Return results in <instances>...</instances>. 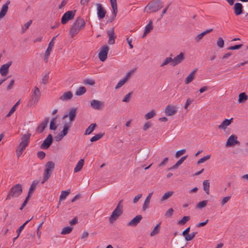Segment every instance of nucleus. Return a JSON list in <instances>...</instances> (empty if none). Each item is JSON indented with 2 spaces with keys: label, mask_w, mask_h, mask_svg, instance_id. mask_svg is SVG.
<instances>
[{
  "label": "nucleus",
  "mask_w": 248,
  "mask_h": 248,
  "mask_svg": "<svg viewBox=\"0 0 248 248\" xmlns=\"http://www.w3.org/2000/svg\"><path fill=\"white\" fill-rule=\"evenodd\" d=\"M77 113L76 108L69 109L68 114H65L62 117V120H65L63 130L60 133V134L63 137L65 136L68 133V129L71 125V123L76 117Z\"/></svg>",
  "instance_id": "obj_1"
},
{
  "label": "nucleus",
  "mask_w": 248,
  "mask_h": 248,
  "mask_svg": "<svg viewBox=\"0 0 248 248\" xmlns=\"http://www.w3.org/2000/svg\"><path fill=\"white\" fill-rule=\"evenodd\" d=\"M163 7L162 2L160 0H154L149 2L144 9L147 13H155Z\"/></svg>",
  "instance_id": "obj_2"
},
{
  "label": "nucleus",
  "mask_w": 248,
  "mask_h": 248,
  "mask_svg": "<svg viewBox=\"0 0 248 248\" xmlns=\"http://www.w3.org/2000/svg\"><path fill=\"white\" fill-rule=\"evenodd\" d=\"M123 202V200H120L116 208L112 212L111 216L109 217V222L110 223H113L115 221H116L119 217H120L123 213V205L122 203Z\"/></svg>",
  "instance_id": "obj_3"
},
{
  "label": "nucleus",
  "mask_w": 248,
  "mask_h": 248,
  "mask_svg": "<svg viewBox=\"0 0 248 248\" xmlns=\"http://www.w3.org/2000/svg\"><path fill=\"white\" fill-rule=\"evenodd\" d=\"M54 167L55 164L52 161H48L46 163L44 173L43 181L42 182V184L44 183L49 178L54 169Z\"/></svg>",
  "instance_id": "obj_4"
},
{
  "label": "nucleus",
  "mask_w": 248,
  "mask_h": 248,
  "mask_svg": "<svg viewBox=\"0 0 248 248\" xmlns=\"http://www.w3.org/2000/svg\"><path fill=\"white\" fill-rule=\"evenodd\" d=\"M22 188L21 185L18 184L13 186L6 198V200L11 199V198L17 197L21 194Z\"/></svg>",
  "instance_id": "obj_5"
},
{
  "label": "nucleus",
  "mask_w": 248,
  "mask_h": 248,
  "mask_svg": "<svg viewBox=\"0 0 248 248\" xmlns=\"http://www.w3.org/2000/svg\"><path fill=\"white\" fill-rule=\"evenodd\" d=\"M41 95V93L38 87L34 88L33 93L31 96V98L29 101V106L33 107L35 106L38 102Z\"/></svg>",
  "instance_id": "obj_6"
},
{
  "label": "nucleus",
  "mask_w": 248,
  "mask_h": 248,
  "mask_svg": "<svg viewBox=\"0 0 248 248\" xmlns=\"http://www.w3.org/2000/svg\"><path fill=\"white\" fill-rule=\"evenodd\" d=\"M76 10L68 11L65 13L62 16L61 23L63 25L66 24L69 21L73 19L76 13Z\"/></svg>",
  "instance_id": "obj_7"
},
{
  "label": "nucleus",
  "mask_w": 248,
  "mask_h": 248,
  "mask_svg": "<svg viewBox=\"0 0 248 248\" xmlns=\"http://www.w3.org/2000/svg\"><path fill=\"white\" fill-rule=\"evenodd\" d=\"M109 51V47L105 45L100 48V52L98 53V57L102 62H104L107 58V55Z\"/></svg>",
  "instance_id": "obj_8"
},
{
  "label": "nucleus",
  "mask_w": 248,
  "mask_h": 248,
  "mask_svg": "<svg viewBox=\"0 0 248 248\" xmlns=\"http://www.w3.org/2000/svg\"><path fill=\"white\" fill-rule=\"evenodd\" d=\"M53 141V137L51 134H49L46 138L44 140L41 144L40 148L43 149H48L52 144Z\"/></svg>",
  "instance_id": "obj_9"
},
{
  "label": "nucleus",
  "mask_w": 248,
  "mask_h": 248,
  "mask_svg": "<svg viewBox=\"0 0 248 248\" xmlns=\"http://www.w3.org/2000/svg\"><path fill=\"white\" fill-rule=\"evenodd\" d=\"M69 33L71 38H73L78 34V19L76 20L71 26Z\"/></svg>",
  "instance_id": "obj_10"
},
{
  "label": "nucleus",
  "mask_w": 248,
  "mask_h": 248,
  "mask_svg": "<svg viewBox=\"0 0 248 248\" xmlns=\"http://www.w3.org/2000/svg\"><path fill=\"white\" fill-rule=\"evenodd\" d=\"M177 111V109L175 106L170 105L166 106L165 110V114L168 116L175 114Z\"/></svg>",
  "instance_id": "obj_11"
},
{
  "label": "nucleus",
  "mask_w": 248,
  "mask_h": 248,
  "mask_svg": "<svg viewBox=\"0 0 248 248\" xmlns=\"http://www.w3.org/2000/svg\"><path fill=\"white\" fill-rule=\"evenodd\" d=\"M237 137L235 135H232L227 140L226 146H232L234 144H240V142L237 140Z\"/></svg>",
  "instance_id": "obj_12"
},
{
  "label": "nucleus",
  "mask_w": 248,
  "mask_h": 248,
  "mask_svg": "<svg viewBox=\"0 0 248 248\" xmlns=\"http://www.w3.org/2000/svg\"><path fill=\"white\" fill-rule=\"evenodd\" d=\"M185 60V54L183 52H181L179 55L175 57L173 60V63L172 65L175 66L180 63H181Z\"/></svg>",
  "instance_id": "obj_13"
},
{
  "label": "nucleus",
  "mask_w": 248,
  "mask_h": 248,
  "mask_svg": "<svg viewBox=\"0 0 248 248\" xmlns=\"http://www.w3.org/2000/svg\"><path fill=\"white\" fill-rule=\"evenodd\" d=\"M107 34L108 36V44L109 45H113L115 44V40L116 35L114 33V28L107 31Z\"/></svg>",
  "instance_id": "obj_14"
},
{
  "label": "nucleus",
  "mask_w": 248,
  "mask_h": 248,
  "mask_svg": "<svg viewBox=\"0 0 248 248\" xmlns=\"http://www.w3.org/2000/svg\"><path fill=\"white\" fill-rule=\"evenodd\" d=\"M233 10L236 16H239L243 14V6L242 3L236 2L234 3Z\"/></svg>",
  "instance_id": "obj_15"
},
{
  "label": "nucleus",
  "mask_w": 248,
  "mask_h": 248,
  "mask_svg": "<svg viewBox=\"0 0 248 248\" xmlns=\"http://www.w3.org/2000/svg\"><path fill=\"white\" fill-rule=\"evenodd\" d=\"M12 63V61H9L6 64L2 65L0 68V73L2 76H6L8 72L9 67Z\"/></svg>",
  "instance_id": "obj_16"
},
{
  "label": "nucleus",
  "mask_w": 248,
  "mask_h": 248,
  "mask_svg": "<svg viewBox=\"0 0 248 248\" xmlns=\"http://www.w3.org/2000/svg\"><path fill=\"white\" fill-rule=\"evenodd\" d=\"M96 6L97 11V15L99 18L102 19L104 18L106 14V11L103 7L102 5L100 3H97Z\"/></svg>",
  "instance_id": "obj_17"
},
{
  "label": "nucleus",
  "mask_w": 248,
  "mask_h": 248,
  "mask_svg": "<svg viewBox=\"0 0 248 248\" xmlns=\"http://www.w3.org/2000/svg\"><path fill=\"white\" fill-rule=\"evenodd\" d=\"M142 218V217L141 215H137L127 223V225L130 227L136 226L140 223Z\"/></svg>",
  "instance_id": "obj_18"
},
{
  "label": "nucleus",
  "mask_w": 248,
  "mask_h": 248,
  "mask_svg": "<svg viewBox=\"0 0 248 248\" xmlns=\"http://www.w3.org/2000/svg\"><path fill=\"white\" fill-rule=\"evenodd\" d=\"M10 3V1L8 0L6 1V3L2 5L0 11V20L2 19L6 15L8 10V5Z\"/></svg>",
  "instance_id": "obj_19"
},
{
  "label": "nucleus",
  "mask_w": 248,
  "mask_h": 248,
  "mask_svg": "<svg viewBox=\"0 0 248 248\" xmlns=\"http://www.w3.org/2000/svg\"><path fill=\"white\" fill-rule=\"evenodd\" d=\"M232 118L230 119H226L221 123L220 125L218 126V128L223 130H225L227 127L231 124V123L232 122Z\"/></svg>",
  "instance_id": "obj_20"
},
{
  "label": "nucleus",
  "mask_w": 248,
  "mask_h": 248,
  "mask_svg": "<svg viewBox=\"0 0 248 248\" xmlns=\"http://www.w3.org/2000/svg\"><path fill=\"white\" fill-rule=\"evenodd\" d=\"M49 122V118H46L44 121L38 126L37 130L39 133L43 132L45 128L47 126Z\"/></svg>",
  "instance_id": "obj_21"
},
{
  "label": "nucleus",
  "mask_w": 248,
  "mask_h": 248,
  "mask_svg": "<svg viewBox=\"0 0 248 248\" xmlns=\"http://www.w3.org/2000/svg\"><path fill=\"white\" fill-rule=\"evenodd\" d=\"M102 103L99 100H93L91 102L92 107L95 109H100L102 106Z\"/></svg>",
  "instance_id": "obj_22"
},
{
  "label": "nucleus",
  "mask_w": 248,
  "mask_h": 248,
  "mask_svg": "<svg viewBox=\"0 0 248 248\" xmlns=\"http://www.w3.org/2000/svg\"><path fill=\"white\" fill-rule=\"evenodd\" d=\"M58 35H56V36L53 37L51 41L49 42L48 44V46L46 50V56L50 55V52L52 51L53 46H54V41L56 39V37H57Z\"/></svg>",
  "instance_id": "obj_23"
},
{
  "label": "nucleus",
  "mask_w": 248,
  "mask_h": 248,
  "mask_svg": "<svg viewBox=\"0 0 248 248\" xmlns=\"http://www.w3.org/2000/svg\"><path fill=\"white\" fill-rule=\"evenodd\" d=\"M73 96V94L71 92L69 91L65 92L60 97V99L62 101H66L70 100Z\"/></svg>",
  "instance_id": "obj_24"
},
{
  "label": "nucleus",
  "mask_w": 248,
  "mask_h": 248,
  "mask_svg": "<svg viewBox=\"0 0 248 248\" xmlns=\"http://www.w3.org/2000/svg\"><path fill=\"white\" fill-rule=\"evenodd\" d=\"M196 72V69L194 70L186 78L185 81L186 84H188L190 83L194 78L195 74Z\"/></svg>",
  "instance_id": "obj_25"
},
{
  "label": "nucleus",
  "mask_w": 248,
  "mask_h": 248,
  "mask_svg": "<svg viewBox=\"0 0 248 248\" xmlns=\"http://www.w3.org/2000/svg\"><path fill=\"white\" fill-rule=\"evenodd\" d=\"M31 134L30 133H26L22 136L21 137V142H23L27 145L29 144Z\"/></svg>",
  "instance_id": "obj_26"
},
{
  "label": "nucleus",
  "mask_w": 248,
  "mask_h": 248,
  "mask_svg": "<svg viewBox=\"0 0 248 248\" xmlns=\"http://www.w3.org/2000/svg\"><path fill=\"white\" fill-rule=\"evenodd\" d=\"M248 99V96L245 93H241L239 94L238 101L239 103L245 102Z\"/></svg>",
  "instance_id": "obj_27"
},
{
  "label": "nucleus",
  "mask_w": 248,
  "mask_h": 248,
  "mask_svg": "<svg viewBox=\"0 0 248 248\" xmlns=\"http://www.w3.org/2000/svg\"><path fill=\"white\" fill-rule=\"evenodd\" d=\"M96 126L97 125L96 124H92L85 130V135L90 134L94 130Z\"/></svg>",
  "instance_id": "obj_28"
},
{
  "label": "nucleus",
  "mask_w": 248,
  "mask_h": 248,
  "mask_svg": "<svg viewBox=\"0 0 248 248\" xmlns=\"http://www.w3.org/2000/svg\"><path fill=\"white\" fill-rule=\"evenodd\" d=\"M38 183V181H33L32 183L31 184L29 190L28 194L31 195L33 192L34 189L36 188V186Z\"/></svg>",
  "instance_id": "obj_29"
},
{
  "label": "nucleus",
  "mask_w": 248,
  "mask_h": 248,
  "mask_svg": "<svg viewBox=\"0 0 248 248\" xmlns=\"http://www.w3.org/2000/svg\"><path fill=\"white\" fill-rule=\"evenodd\" d=\"M190 219V216H184L181 219L178 221L177 224L179 225H184L186 222L188 221Z\"/></svg>",
  "instance_id": "obj_30"
},
{
  "label": "nucleus",
  "mask_w": 248,
  "mask_h": 248,
  "mask_svg": "<svg viewBox=\"0 0 248 248\" xmlns=\"http://www.w3.org/2000/svg\"><path fill=\"white\" fill-rule=\"evenodd\" d=\"M203 190L205 191V192L207 194H209V186H210V183L209 180H204L203 182Z\"/></svg>",
  "instance_id": "obj_31"
},
{
  "label": "nucleus",
  "mask_w": 248,
  "mask_h": 248,
  "mask_svg": "<svg viewBox=\"0 0 248 248\" xmlns=\"http://www.w3.org/2000/svg\"><path fill=\"white\" fill-rule=\"evenodd\" d=\"M105 135L104 133H100L93 136L90 140L91 142H94L102 138Z\"/></svg>",
  "instance_id": "obj_32"
},
{
  "label": "nucleus",
  "mask_w": 248,
  "mask_h": 248,
  "mask_svg": "<svg viewBox=\"0 0 248 248\" xmlns=\"http://www.w3.org/2000/svg\"><path fill=\"white\" fill-rule=\"evenodd\" d=\"M173 194V192L171 191H169L166 192L162 197L161 199V201L163 202L165 200H167L169 198H170Z\"/></svg>",
  "instance_id": "obj_33"
},
{
  "label": "nucleus",
  "mask_w": 248,
  "mask_h": 248,
  "mask_svg": "<svg viewBox=\"0 0 248 248\" xmlns=\"http://www.w3.org/2000/svg\"><path fill=\"white\" fill-rule=\"evenodd\" d=\"M172 54H170V57H167L165 60L164 61L163 63L160 65L161 67H163L167 64H168L169 63L171 62V64L173 63V60H172Z\"/></svg>",
  "instance_id": "obj_34"
},
{
  "label": "nucleus",
  "mask_w": 248,
  "mask_h": 248,
  "mask_svg": "<svg viewBox=\"0 0 248 248\" xmlns=\"http://www.w3.org/2000/svg\"><path fill=\"white\" fill-rule=\"evenodd\" d=\"M160 224V223H158L155 227L153 230L150 233L151 236H154L159 233Z\"/></svg>",
  "instance_id": "obj_35"
},
{
  "label": "nucleus",
  "mask_w": 248,
  "mask_h": 248,
  "mask_svg": "<svg viewBox=\"0 0 248 248\" xmlns=\"http://www.w3.org/2000/svg\"><path fill=\"white\" fill-rule=\"evenodd\" d=\"M69 190H67L66 191H62L61 192V194L60 197V201L64 200L66 199L67 196L69 194ZM61 202H59V204Z\"/></svg>",
  "instance_id": "obj_36"
},
{
  "label": "nucleus",
  "mask_w": 248,
  "mask_h": 248,
  "mask_svg": "<svg viewBox=\"0 0 248 248\" xmlns=\"http://www.w3.org/2000/svg\"><path fill=\"white\" fill-rule=\"evenodd\" d=\"M153 29V21L152 20H150L148 24L145 26L144 31H146V32L149 33Z\"/></svg>",
  "instance_id": "obj_37"
},
{
  "label": "nucleus",
  "mask_w": 248,
  "mask_h": 248,
  "mask_svg": "<svg viewBox=\"0 0 248 248\" xmlns=\"http://www.w3.org/2000/svg\"><path fill=\"white\" fill-rule=\"evenodd\" d=\"M155 115V112L154 110H152L151 111L148 112L146 113L145 116V119L146 120H149L150 119H151L153 118Z\"/></svg>",
  "instance_id": "obj_38"
},
{
  "label": "nucleus",
  "mask_w": 248,
  "mask_h": 248,
  "mask_svg": "<svg viewBox=\"0 0 248 248\" xmlns=\"http://www.w3.org/2000/svg\"><path fill=\"white\" fill-rule=\"evenodd\" d=\"M31 219L28 220L26 221L24 224H23L21 226H20L19 228L16 230V232L17 233V237H19L20 235V234L21 232L22 231V230L24 229L25 225L30 221Z\"/></svg>",
  "instance_id": "obj_39"
},
{
  "label": "nucleus",
  "mask_w": 248,
  "mask_h": 248,
  "mask_svg": "<svg viewBox=\"0 0 248 248\" xmlns=\"http://www.w3.org/2000/svg\"><path fill=\"white\" fill-rule=\"evenodd\" d=\"M56 118H53L51 119L50 123L49 128L51 130H55L57 128V126L55 124Z\"/></svg>",
  "instance_id": "obj_40"
},
{
  "label": "nucleus",
  "mask_w": 248,
  "mask_h": 248,
  "mask_svg": "<svg viewBox=\"0 0 248 248\" xmlns=\"http://www.w3.org/2000/svg\"><path fill=\"white\" fill-rule=\"evenodd\" d=\"M73 228L71 227H66L63 228L61 232L62 234H66L70 233L72 231Z\"/></svg>",
  "instance_id": "obj_41"
},
{
  "label": "nucleus",
  "mask_w": 248,
  "mask_h": 248,
  "mask_svg": "<svg viewBox=\"0 0 248 248\" xmlns=\"http://www.w3.org/2000/svg\"><path fill=\"white\" fill-rule=\"evenodd\" d=\"M32 23L31 20H30L24 25V26L22 27L21 32L23 33L25 31L29 28L30 26Z\"/></svg>",
  "instance_id": "obj_42"
},
{
  "label": "nucleus",
  "mask_w": 248,
  "mask_h": 248,
  "mask_svg": "<svg viewBox=\"0 0 248 248\" xmlns=\"http://www.w3.org/2000/svg\"><path fill=\"white\" fill-rule=\"evenodd\" d=\"M207 202L208 201L206 200L201 201L197 204L196 208L201 209L205 207L207 205Z\"/></svg>",
  "instance_id": "obj_43"
},
{
  "label": "nucleus",
  "mask_w": 248,
  "mask_h": 248,
  "mask_svg": "<svg viewBox=\"0 0 248 248\" xmlns=\"http://www.w3.org/2000/svg\"><path fill=\"white\" fill-rule=\"evenodd\" d=\"M197 233V232H193L190 234H188L186 236V240L187 241H191L194 238Z\"/></svg>",
  "instance_id": "obj_44"
},
{
  "label": "nucleus",
  "mask_w": 248,
  "mask_h": 248,
  "mask_svg": "<svg viewBox=\"0 0 248 248\" xmlns=\"http://www.w3.org/2000/svg\"><path fill=\"white\" fill-rule=\"evenodd\" d=\"M217 45L219 48L223 47L224 45V42L222 37H219L218 38L217 42Z\"/></svg>",
  "instance_id": "obj_45"
},
{
  "label": "nucleus",
  "mask_w": 248,
  "mask_h": 248,
  "mask_svg": "<svg viewBox=\"0 0 248 248\" xmlns=\"http://www.w3.org/2000/svg\"><path fill=\"white\" fill-rule=\"evenodd\" d=\"M110 2L113 11H114L115 12V11L118 10L117 0H110Z\"/></svg>",
  "instance_id": "obj_46"
},
{
  "label": "nucleus",
  "mask_w": 248,
  "mask_h": 248,
  "mask_svg": "<svg viewBox=\"0 0 248 248\" xmlns=\"http://www.w3.org/2000/svg\"><path fill=\"white\" fill-rule=\"evenodd\" d=\"M85 22L83 19L78 17V30L83 28L85 26Z\"/></svg>",
  "instance_id": "obj_47"
},
{
  "label": "nucleus",
  "mask_w": 248,
  "mask_h": 248,
  "mask_svg": "<svg viewBox=\"0 0 248 248\" xmlns=\"http://www.w3.org/2000/svg\"><path fill=\"white\" fill-rule=\"evenodd\" d=\"M210 157H211L210 155H207L204 156L202 158L198 160V161L197 162V165H199L201 163H202L205 162L206 161H207V160L210 159Z\"/></svg>",
  "instance_id": "obj_48"
},
{
  "label": "nucleus",
  "mask_w": 248,
  "mask_h": 248,
  "mask_svg": "<svg viewBox=\"0 0 248 248\" xmlns=\"http://www.w3.org/2000/svg\"><path fill=\"white\" fill-rule=\"evenodd\" d=\"M49 80V73H46L45 75L43 77L41 83L43 84H46L47 83H48Z\"/></svg>",
  "instance_id": "obj_49"
},
{
  "label": "nucleus",
  "mask_w": 248,
  "mask_h": 248,
  "mask_svg": "<svg viewBox=\"0 0 248 248\" xmlns=\"http://www.w3.org/2000/svg\"><path fill=\"white\" fill-rule=\"evenodd\" d=\"M83 83L85 85H90L93 86L95 84V81L93 79H86L83 80Z\"/></svg>",
  "instance_id": "obj_50"
},
{
  "label": "nucleus",
  "mask_w": 248,
  "mask_h": 248,
  "mask_svg": "<svg viewBox=\"0 0 248 248\" xmlns=\"http://www.w3.org/2000/svg\"><path fill=\"white\" fill-rule=\"evenodd\" d=\"M132 93H133L132 92H130L128 93H127V94H126L125 95V96L124 97L122 101L124 102H126V103L129 102L130 101V98Z\"/></svg>",
  "instance_id": "obj_51"
},
{
  "label": "nucleus",
  "mask_w": 248,
  "mask_h": 248,
  "mask_svg": "<svg viewBox=\"0 0 248 248\" xmlns=\"http://www.w3.org/2000/svg\"><path fill=\"white\" fill-rule=\"evenodd\" d=\"M117 12L118 10H116L115 12L114 11H113L112 16L110 18H108L107 21V23H111L115 19Z\"/></svg>",
  "instance_id": "obj_52"
},
{
  "label": "nucleus",
  "mask_w": 248,
  "mask_h": 248,
  "mask_svg": "<svg viewBox=\"0 0 248 248\" xmlns=\"http://www.w3.org/2000/svg\"><path fill=\"white\" fill-rule=\"evenodd\" d=\"M186 152V149H181L177 151L175 153V156L176 158L179 157L181 155L184 154Z\"/></svg>",
  "instance_id": "obj_53"
},
{
  "label": "nucleus",
  "mask_w": 248,
  "mask_h": 248,
  "mask_svg": "<svg viewBox=\"0 0 248 248\" xmlns=\"http://www.w3.org/2000/svg\"><path fill=\"white\" fill-rule=\"evenodd\" d=\"M230 199H231V196H227V197H223L221 201V205L222 206L224 205Z\"/></svg>",
  "instance_id": "obj_54"
},
{
  "label": "nucleus",
  "mask_w": 248,
  "mask_h": 248,
  "mask_svg": "<svg viewBox=\"0 0 248 248\" xmlns=\"http://www.w3.org/2000/svg\"><path fill=\"white\" fill-rule=\"evenodd\" d=\"M150 202V201L145 199L142 206L143 211H145L148 208Z\"/></svg>",
  "instance_id": "obj_55"
},
{
  "label": "nucleus",
  "mask_w": 248,
  "mask_h": 248,
  "mask_svg": "<svg viewBox=\"0 0 248 248\" xmlns=\"http://www.w3.org/2000/svg\"><path fill=\"white\" fill-rule=\"evenodd\" d=\"M243 46L242 44L237 45L233 46H231L228 48L229 50H236L241 48Z\"/></svg>",
  "instance_id": "obj_56"
},
{
  "label": "nucleus",
  "mask_w": 248,
  "mask_h": 248,
  "mask_svg": "<svg viewBox=\"0 0 248 248\" xmlns=\"http://www.w3.org/2000/svg\"><path fill=\"white\" fill-rule=\"evenodd\" d=\"M173 213V209L170 208L165 213V216L167 217H170L172 216Z\"/></svg>",
  "instance_id": "obj_57"
},
{
  "label": "nucleus",
  "mask_w": 248,
  "mask_h": 248,
  "mask_svg": "<svg viewBox=\"0 0 248 248\" xmlns=\"http://www.w3.org/2000/svg\"><path fill=\"white\" fill-rule=\"evenodd\" d=\"M126 82L123 79L120 80L115 87V89H118L124 85Z\"/></svg>",
  "instance_id": "obj_58"
},
{
  "label": "nucleus",
  "mask_w": 248,
  "mask_h": 248,
  "mask_svg": "<svg viewBox=\"0 0 248 248\" xmlns=\"http://www.w3.org/2000/svg\"><path fill=\"white\" fill-rule=\"evenodd\" d=\"M86 89L84 87H83V86L80 87L78 88V95H81L83 94L84 93H86Z\"/></svg>",
  "instance_id": "obj_59"
},
{
  "label": "nucleus",
  "mask_w": 248,
  "mask_h": 248,
  "mask_svg": "<svg viewBox=\"0 0 248 248\" xmlns=\"http://www.w3.org/2000/svg\"><path fill=\"white\" fill-rule=\"evenodd\" d=\"M152 126V124L150 122H147L143 126V130L144 131H146L149 128H150Z\"/></svg>",
  "instance_id": "obj_60"
},
{
  "label": "nucleus",
  "mask_w": 248,
  "mask_h": 248,
  "mask_svg": "<svg viewBox=\"0 0 248 248\" xmlns=\"http://www.w3.org/2000/svg\"><path fill=\"white\" fill-rule=\"evenodd\" d=\"M204 36V35L202 32L197 35L195 38V41L196 42H199L201 40H202V38Z\"/></svg>",
  "instance_id": "obj_61"
},
{
  "label": "nucleus",
  "mask_w": 248,
  "mask_h": 248,
  "mask_svg": "<svg viewBox=\"0 0 248 248\" xmlns=\"http://www.w3.org/2000/svg\"><path fill=\"white\" fill-rule=\"evenodd\" d=\"M28 145L24 143H22L21 142H20V143H19L17 148L21 150H24L26 148V147L28 146Z\"/></svg>",
  "instance_id": "obj_62"
},
{
  "label": "nucleus",
  "mask_w": 248,
  "mask_h": 248,
  "mask_svg": "<svg viewBox=\"0 0 248 248\" xmlns=\"http://www.w3.org/2000/svg\"><path fill=\"white\" fill-rule=\"evenodd\" d=\"M45 156L46 154L43 151H39L37 153V157L41 159H43Z\"/></svg>",
  "instance_id": "obj_63"
},
{
  "label": "nucleus",
  "mask_w": 248,
  "mask_h": 248,
  "mask_svg": "<svg viewBox=\"0 0 248 248\" xmlns=\"http://www.w3.org/2000/svg\"><path fill=\"white\" fill-rule=\"evenodd\" d=\"M187 155H185L183 157H182L176 163L179 165L180 166L183 162L187 158Z\"/></svg>",
  "instance_id": "obj_64"
}]
</instances>
